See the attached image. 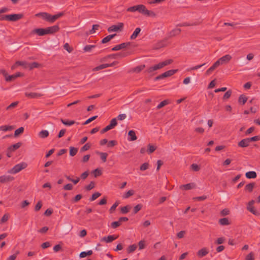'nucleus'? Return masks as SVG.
I'll return each instance as SVG.
<instances>
[{"instance_id":"obj_13","label":"nucleus","mask_w":260,"mask_h":260,"mask_svg":"<svg viewBox=\"0 0 260 260\" xmlns=\"http://www.w3.org/2000/svg\"><path fill=\"white\" fill-rule=\"evenodd\" d=\"M167 39L160 40L157 42L154 46V49H159L162 47H164L167 45Z\"/></svg>"},{"instance_id":"obj_53","label":"nucleus","mask_w":260,"mask_h":260,"mask_svg":"<svg viewBox=\"0 0 260 260\" xmlns=\"http://www.w3.org/2000/svg\"><path fill=\"white\" fill-rule=\"evenodd\" d=\"M149 167V164L148 162H145L140 167L141 171L146 170Z\"/></svg>"},{"instance_id":"obj_3","label":"nucleus","mask_w":260,"mask_h":260,"mask_svg":"<svg viewBox=\"0 0 260 260\" xmlns=\"http://www.w3.org/2000/svg\"><path fill=\"white\" fill-rule=\"evenodd\" d=\"M26 167L27 164L25 162H21L14 166L11 169L9 170L8 172L10 174H15L25 169Z\"/></svg>"},{"instance_id":"obj_45","label":"nucleus","mask_w":260,"mask_h":260,"mask_svg":"<svg viewBox=\"0 0 260 260\" xmlns=\"http://www.w3.org/2000/svg\"><path fill=\"white\" fill-rule=\"evenodd\" d=\"M97 153H98L100 155L101 158L103 160V162L106 161L107 157L108 156V154L107 153L98 152Z\"/></svg>"},{"instance_id":"obj_54","label":"nucleus","mask_w":260,"mask_h":260,"mask_svg":"<svg viewBox=\"0 0 260 260\" xmlns=\"http://www.w3.org/2000/svg\"><path fill=\"white\" fill-rule=\"evenodd\" d=\"M142 205L141 204H138L134 208V213L136 214L138 213L142 208Z\"/></svg>"},{"instance_id":"obj_22","label":"nucleus","mask_w":260,"mask_h":260,"mask_svg":"<svg viewBox=\"0 0 260 260\" xmlns=\"http://www.w3.org/2000/svg\"><path fill=\"white\" fill-rule=\"evenodd\" d=\"M181 31V30L180 28H176V29H173L172 30H171L170 32L169 36H168V38H170L173 37L176 35H178L179 34H180Z\"/></svg>"},{"instance_id":"obj_9","label":"nucleus","mask_w":260,"mask_h":260,"mask_svg":"<svg viewBox=\"0 0 260 260\" xmlns=\"http://www.w3.org/2000/svg\"><path fill=\"white\" fill-rule=\"evenodd\" d=\"M59 29V26L58 25H55L50 27H48L45 28L46 35L47 34H53Z\"/></svg>"},{"instance_id":"obj_43","label":"nucleus","mask_w":260,"mask_h":260,"mask_svg":"<svg viewBox=\"0 0 260 260\" xmlns=\"http://www.w3.org/2000/svg\"><path fill=\"white\" fill-rule=\"evenodd\" d=\"M169 103V100H166L161 102L157 106V109H159Z\"/></svg>"},{"instance_id":"obj_23","label":"nucleus","mask_w":260,"mask_h":260,"mask_svg":"<svg viewBox=\"0 0 260 260\" xmlns=\"http://www.w3.org/2000/svg\"><path fill=\"white\" fill-rule=\"evenodd\" d=\"M195 186V184L193 183H190L182 185L180 186V188L184 190H189L193 188Z\"/></svg>"},{"instance_id":"obj_47","label":"nucleus","mask_w":260,"mask_h":260,"mask_svg":"<svg viewBox=\"0 0 260 260\" xmlns=\"http://www.w3.org/2000/svg\"><path fill=\"white\" fill-rule=\"evenodd\" d=\"M16 64H18V66H23L25 69L28 68V63L26 61H17L16 62Z\"/></svg>"},{"instance_id":"obj_26","label":"nucleus","mask_w":260,"mask_h":260,"mask_svg":"<svg viewBox=\"0 0 260 260\" xmlns=\"http://www.w3.org/2000/svg\"><path fill=\"white\" fill-rule=\"evenodd\" d=\"M116 36V34L108 35L107 37L103 38L102 39L101 42L103 44H105V43L109 42L111 39H112Z\"/></svg>"},{"instance_id":"obj_27","label":"nucleus","mask_w":260,"mask_h":260,"mask_svg":"<svg viewBox=\"0 0 260 260\" xmlns=\"http://www.w3.org/2000/svg\"><path fill=\"white\" fill-rule=\"evenodd\" d=\"M61 122L65 125L71 126L74 123H75V121L74 120H69L66 119H63L62 118L60 119Z\"/></svg>"},{"instance_id":"obj_56","label":"nucleus","mask_w":260,"mask_h":260,"mask_svg":"<svg viewBox=\"0 0 260 260\" xmlns=\"http://www.w3.org/2000/svg\"><path fill=\"white\" fill-rule=\"evenodd\" d=\"M90 148V144H89V143H86L81 148L80 151L81 152L85 151L88 150Z\"/></svg>"},{"instance_id":"obj_1","label":"nucleus","mask_w":260,"mask_h":260,"mask_svg":"<svg viewBox=\"0 0 260 260\" xmlns=\"http://www.w3.org/2000/svg\"><path fill=\"white\" fill-rule=\"evenodd\" d=\"M127 11L131 12H135L138 11L148 16L155 17V14L153 11L148 10L146 7L143 5H138L133 7H129L127 9Z\"/></svg>"},{"instance_id":"obj_40","label":"nucleus","mask_w":260,"mask_h":260,"mask_svg":"<svg viewBox=\"0 0 260 260\" xmlns=\"http://www.w3.org/2000/svg\"><path fill=\"white\" fill-rule=\"evenodd\" d=\"M24 129L23 127H20L18 128V129H17L14 132V137H17L19 135L22 134L24 132Z\"/></svg>"},{"instance_id":"obj_14","label":"nucleus","mask_w":260,"mask_h":260,"mask_svg":"<svg viewBox=\"0 0 260 260\" xmlns=\"http://www.w3.org/2000/svg\"><path fill=\"white\" fill-rule=\"evenodd\" d=\"M117 237H115L114 235H109L107 237H103L101 241L102 242H105L106 243H111L115 239H117Z\"/></svg>"},{"instance_id":"obj_11","label":"nucleus","mask_w":260,"mask_h":260,"mask_svg":"<svg viewBox=\"0 0 260 260\" xmlns=\"http://www.w3.org/2000/svg\"><path fill=\"white\" fill-rule=\"evenodd\" d=\"M14 178L10 175H3L0 176V183H5L12 181Z\"/></svg>"},{"instance_id":"obj_5","label":"nucleus","mask_w":260,"mask_h":260,"mask_svg":"<svg viewBox=\"0 0 260 260\" xmlns=\"http://www.w3.org/2000/svg\"><path fill=\"white\" fill-rule=\"evenodd\" d=\"M117 124V119L116 118H113L111 121L110 124L106 126L101 131V134H104L107 131L113 128Z\"/></svg>"},{"instance_id":"obj_2","label":"nucleus","mask_w":260,"mask_h":260,"mask_svg":"<svg viewBox=\"0 0 260 260\" xmlns=\"http://www.w3.org/2000/svg\"><path fill=\"white\" fill-rule=\"evenodd\" d=\"M173 62L172 59H168L165 61H164L161 62L157 64H155L154 66L151 67L149 68L146 72L149 73H151L155 71L160 69L163 67L171 64Z\"/></svg>"},{"instance_id":"obj_57","label":"nucleus","mask_w":260,"mask_h":260,"mask_svg":"<svg viewBox=\"0 0 260 260\" xmlns=\"http://www.w3.org/2000/svg\"><path fill=\"white\" fill-rule=\"evenodd\" d=\"M98 117V116H92L89 118H88L87 120H86L84 123H83L84 125L87 124L92 121L93 120H95Z\"/></svg>"},{"instance_id":"obj_41","label":"nucleus","mask_w":260,"mask_h":260,"mask_svg":"<svg viewBox=\"0 0 260 260\" xmlns=\"http://www.w3.org/2000/svg\"><path fill=\"white\" fill-rule=\"evenodd\" d=\"M28 68L29 69V70H32L34 68H38L39 66H40V64L36 62H32V63H28Z\"/></svg>"},{"instance_id":"obj_62","label":"nucleus","mask_w":260,"mask_h":260,"mask_svg":"<svg viewBox=\"0 0 260 260\" xmlns=\"http://www.w3.org/2000/svg\"><path fill=\"white\" fill-rule=\"evenodd\" d=\"M56 19H57V18H56V15H54L53 16L51 15L50 14L48 15V21L53 22Z\"/></svg>"},{"instance_id":"obj_38","label":"nucleus","mask_w":260,"mask_h":260,"mask_svg":"<svg viewBox=\"0 0 260 260\" xmlns=\"http://www.w3.org/2000/svg\"><path fill=\"white\" fill-rule=\"evenodd\" d=\"M77 152H78L77 148H75V147H72V146L70 147V155L71 156H75L77 154Z\"/></svg>"},{"instance_id":"obj_12","label":"nucleus","mask_w":260,"mask_h":260,"mask_svg":"<svg viewBox=\"0 0 260 260\" xmlns=\"http://www.w3.org/2000/svg\"><path fill=\"white\" fill-rule=\"evenodd\" d=\"M131 43L130 42H125V43H122L120 44L117 45L115 46H114L113 48H112V51H118L119 50H121L122 49L125 48L129 46H130Z\"/></svg>"},{"instance_id":"obj_63","label":"nucleus","mask_w":260,"mask_h":260,"mask_svg":"<svg viewBox=\"0 0 260 260\" xmlns=\"http://www.w3.org/2000/svg\"><path fill=\"white\" fill-rule=\"evenodd\" d=\"M94 187V184L93 181L90 182V183L87 186H86L85 188L87 190H90Z\"/></svg>"},{"instance_id":"obj_4","label":"nucleus","mask_w":260,"mask_h":260,"mask_svg":"<svg viewBox=\"0 0 260 260\" xmlns=\"http://www.w3.org/2000/svg\"><path fill=\"white\" fill-rule=\"evenodd\" d=\"M177 72V70H170L167 72H165V73L158 75V76L156 77L155 78V80L157 81L161 79H162L165 78L169 77L173 75H174L175 73H176Z\"/></svg>"},{"instance_id":"obj_20","label":"nucleus","mask_w":260,"mask_h":260,"mask_svg":"<svg viewBox=\"0 0 260 260\" xmlns=\"http://www.w3.org/2000/svg\"><path fill=\"white\" fill-rule=\"evenodd\" d=\"M22 145L21 142H18L15 144H13L8 148L9 151H15L18 148H19Z\"/></svg>"},{"instance_id":"obj_59","label":"nucleus","mask_w":260,"mask_h":260,"mask_svg":"<svg viewBox=\"0 0 260 260\" xmlns=\"http://www.w3.org/2000/svg\"><path fill=\"white\" fill-rule=\"evenodd\" d=\"M63 48L65 50H66L69 53L72 52V51H73V49L70 47V46L68 43H66L63 45Z\"/></svg>"},{"instance_id":"obj_7","label":"nucleus","mask_w":260,"mask_h":260,"mask_svg":"<svg viewBox=\"0 0 260 260\" xmlns=\"http://www.w3.org/2000/svg\"><path fill=\"white\" fill-rule=\"evenodd\" d=\"M124 24L123 23H118L117 25H113L108 28V31L111 32L112 31H117L121 30L123 28Z\"/></svg>"},{"instance_id":"obj_15","label":"nucleus","mask_w":260,"mask_h":260,"mask_svg":"<svg viewBox=\"0 0 260 260\" xmlns=\"http://www.w3.org/2000/svg\"><path fill=\"white\" fill-rule=\"evenodd\" d=\"M209 253V250L206 247H204L199 250L197 252V255L199 257H203Z\"/></svg>"},{"instance_id":"obj_17","label":"nucleus","mask_w":260,"mask_h":260,"mask_svg":"<svg viewBox=\"0 0 260 260\" xmlns=\"http://www.w3.org/2000/svg\"><path fill=\"white\" fill-rule=\"evenodd\" d=\"M232 59V56L229 54H226L219 59L221 63L224 64L228 63Z\"/></svg>"},{"instance_id":"obj_39","label":"nucleus","mask_w":260,"mask_h":260,"mask_svg":"<svg viewBox=\"0 0 260 260\" xmlns=\"http://www.w3.org/2000/svg\"><path fill=\"white\" fill-rule=\"evenodd\" d=\"M156 149V147L149 144L148 145V149L147 150V153L149 154L153 153Z\"/></svg>"},{"instance_id":"obj_46","label":"nucleus","mask_w":260,"mask_h":260,"mask_svg":"<svg viewBox=\"0 0 260 260\" xmlns=\"http://www.w3.org/2000/svg\"><path fill=\"white\" fill-rule=\"evenodd\" d=\"M137 248V245L133 244L128 246L127 251L128 253L134 252Z\"/></svg>"},{"instance_id":"obj_44","label":"nucleus","mask_w":260,"mask_h":260,"mask_svg":"<svg viewBox=\"0 0 260 260\" xmlns=\"http://www.w3.org/2000/svg\"><path fill=\"white\" fill-rule=\"evenodd\" d=\"M247 100V98L244 95H240L238 101L240 103H242L243 105L245 104Z\"/></svg>"},{"instance_id":"obj_16","label":"nucleus","mask_w":260,"mask_h":260,"mask_svg":"<svg viewBox=\"0 0 260 260\" xmlns=\"http://www.w3.org/2000/svg\"><path fill=\"white\" fill-rule=\"evenodd\" d=\"M31 34H37L39 36H43L46 35L45 28H36L32 30Z\"/></svg>"},{"instance_id":"obj_32","label":"nucleus","mask_w":260,"mask_h":260,"mask_svg":"<svg viewBox=\"0 0 260 260\" xmlns=\"http://www.w3.org/2000/svg\"><path fill=\"white\" fill-rule=\"evenodd\" d=\"M255 186V183L252 182L247 184L245 187V190H247L249 192H251Z\"/></svg>"},{"instance_id":"obj_36","label":"nucleus","mask_w":260,"mask_h":260,"mask_svg":"<svg viewBox=\"0 0 260 260\" xmlns=\"http://www.w3.org/2000/svg\"><path fill=\"white\" fill-rule=\"evenodd\" d=\"M95 47V45H87L83 48V51L85 52H90L93 48H94Z\"/></svg>"},{"instance_id":"obj_21","label":"nucleus","mask_w":260,"mask_h":260,"mask_svg":"<svg viewBox=\"0 0 260 260\" xmlns=\"http://www.w3.org/2000/svg\"><path fill=\"white\" fill-rule=\"evenodd\" d=\"M25 95L26 96L28 97L29 98L35 99L40 97L42 95L41 93H35V92H25Z\"/></svg>"},{"instance_id":"obj_6","label":"nucleus","mask_w":260,"mask_h":260,"mask_svg":"<svg viewBox=\"0 0 260 260\" xmlns=\"http://www.w3.org/2000/svg\"><path fill=\"white\" fill-rule=\"evenodd\" d=\"M254 202L255 201L254 200L250 201L248 203V206L247 207V209L254 215L259 216L260 215V213L258 212L256 210H255L254 207L253 206V205L254 204Z\"/></svg>"},{"instance_id":"obj_37","label":"nucleus","mask_w":260,"mask_h":260,"mask_svg":"<svg viewBox=\"0 0 260 260\" xmlns=\"http://www.w3.org/2000/svg\"><path fill=\"white\" fill-rule=\"evenodd\" d=\"M108 67V63L101 64L93 69V71H97Z\"/></svg>"},{"instance_id":"obj_48","label":"nucleus","mask_w":260,"mask_h":260,"mask_svg":"<svg viewBox=\"0 0 260 260\" xmlns=\"http://www.w3.org/2000/svg\"><path fill=\"white\" fill-rule=\"evenodd\" d=\"M134 193V191L133 190H129L127 191L123 196V198L124 199H127L131 196L133 195Z\"/></svg>"},{"instance_id":"obj_52","label":"nucleus","mask_w":260,"mask_h":260,"mask_svg":"<svg viewBox=\"0 0 260 260\" xmlns=\"http://www.w3.org/2000/svg\"><path fill=\"white\" fill-rule=\"evenodd\" d=\"M197 23H189L187 22H184L182 23H179L177 25L178 26H193V25H196Z\"/></svg>"},{"instance_id":"obj_60","label":"nucleus","mask_w":260,"mask_h":260,"mask_svg":"<svg viewBox=\"0 0 260 260\" xmlns=\"http://www.w3.org/2000/svg\"><path fill=\"white\" fill-rule=\"evenodd\" d=\"M231 94H232V91L231 90H229L228 91H226L224 93L223 99L224 100L228 99L229 98H230Z\"/></svg>"},{"instance_id":"obj_29","label":"nucleus","mask_w":260,"mask_h":260,"mask_svg":"<svg viewBox=\"0 0 260 260\" xmlns=\"http://www.w3.org/2000/svg\"><path fill=\"white\" fill-rule=\"evenodd\" d=\"M219 223L221 225H228L230 224L228 218L225 217L220 219Z\"/></svg>"},{"instance_id":"obj_35","label":"nucleus","mask_w":260,"mask_h":260,"mask_svg":"<svg viewBox=\"0 0 260 260\" xmlns=\"http://www.w3.org/2000/svg\"><path fill=\"white\" fill-rule=\"evenodd\" d=\"M92 254V250H88L87 251H83L80 253V257L81 258L85 257L88 255H90Z\"/></svg>"},{"instance_id":"obj_50","label":"nucleus","mask_w":260,"mask_h":260,"mask_svg":"<svg viewBox=\"0 0 260 260\" xmlns=\"http://www.w3.org/2000/svg\"><path fill=\"white\" fill-rule=\"evenodd\" d=\"M131 207L129 206H124L121 208V212L122 214H126L129 211Z\"/></svg>"},{"instance_id":"obj_18","label":"nucleus","mask_w":260,"mask_h":260,"mask_svg":"<svg viewBox=\"0 0 260 260\" xmlns=\"http://www.w3.org/2000/svg\"><path fill=\"white\" fill-rule=\"evenodd\" d=\"M137 137L136 135L135 132L134 130H131L128 133V140L133 141L136 140Z\"/></svg>"},{"instance_id":"obj_28","label":"nucleus","mask_w":260,"mask_h":260,"mask_svg":"<svg viewBox=\"0 0 260 260\" xmlns=\"http://www.w3.org/2000/svg\"><path fill=\"white\" fill-rule=\"evenodd\" d=\"M145 67L144 64L137 66L134 68H133L131 72H136L137 73H140L142 70H143Z\"/></svg>"},{"instance_id":"obj_10","label":"nucleus","mask_w":260,"mask_h":260,"mask_svg":"<svg viewBox=\"0 0 260 260\" xmlns=\"http://www.w3.org/2000/svg\"><path fill=\"white\" fill-rule=\"evenodd\" d=\"M23 75V74L20 72H17L16 74L12 75H8L7 74L5 78V80L7 82H11L18 77H22Z\"/></svg>"},{"instance_id":"obj_42","label":"nucleus","mask_w":260,"mask_h":260,"mask_svg":"<svg viewBox=\"0 0 260 260\" xmlns=\"http://www.w3.org/2000/svg\"><path fill=\"white\" fill-rule=\"evenodd\" d=\"M101 196V193L99 192H96L93 193L92 196L89 198L90 202L96 200L98 198Z\"/></svg>"},{"instance_id":"obj_34","label":"nucleus","mask_w":260,"mask_h":260,"mask_svg":"<svg viewBox=\"0 0 260 260\" xmlns=\"http://www.w3.org/2000/svg\"><path fill=\"white\" fill-rule=\"evenodd\" d=\"M120 56L121 57L125 56V54L124 53H118L116 54H112L107 56L105 58H116L117 56Z\"/></svg>"},{"instance_id":"obj_25","label":"nucleus","mask_w":260,"mask_h":260,"mask_svg":"<svg viewBox=\"0 0 260 260\" xmlns=\"http://www.w3.org/2000/svg\"><path fill=\"white\" fill-rule=\"evenodd\" d=\"M141 29L140 27H137L135 29L133 34L131 35L130 39L131 40L135 39L139 35L141 32Z\"/></svg>"},{"instance_id":"obj_30","label":"nucleus","mask_w":260,"mask_h":260,"mask_svg":"<svg viewBox=\"0 0 260 260\" xmlns=\"http://www.w3.org/2000/svg\"><path fill=\"white\" fill-rule=\"evenodd\" d=\"M14 129L13 126L10 125H2L0 126V131H10Z\"/></svg>"},{"instance_id":"obj_33","label":"nucleus","mask_w":260,"mask_h":260,"mask_svg":"<svg viewBox=\"0 0 260 260\" xmlns=\"http://www.w3.org/2000/svg\"><path fill=\"white\" fill-rule=\"evenodd\" d=\"M49 14L45 12L37 13L35 15L36 17H41L43 19L48 21Z\"/></svg>"},{"instance_id":"obj_8","label":"nucleus","mask_w":260,"mask_h":260,"mask_svg":"<svg viewBox=\"0 0 260 260\" xmlns=\"http://www.w3.org/2000/svg\"><path fill=\"white\" fill-rule=\"evenodd\" d=\"M23 17L22 14H13L8 15L7 17L8 18V21H16L21 19Z\"/></svg>"},{"instance_id":"obj_49","label":"nucleus","mask_w":260,"mask_h":260,"mask_svg":"<svg viewBox=\"0 0 260 260\" xmlns=\"http://www.w3.org/2000/svg\"><path fill=\"white\" fill-rule=\"evenodd\" d=\"M119 204V202L118 201H116L110 208L109 212L110 213H112L116 208V207L118 206Z\"/></svg>"},{"instance_id":"obj_31","label":"nucleus","mask_w":260,"mask_h":260,"mask_svg":"<svg viewBox=\"0 0 260 260\" xmlns=\"http://www.w3.org/2000/svg\"><path fill=\"white\" fill-rule=\"evenodd\" d=\"M49 136V132L47 130H42L39 133V136L41 138H46Z\"/></svg>"},{"instance_id":"obj_58","label":"nucleus","mask_w":260,"mask_h":260,"mask_svg":"<svg viewBox=\"0 0 260 260\" xmlns=\"http://www.w3.org/2000/svg\"><path fill=\"white\" fill-rule=\"evenodd\" d=\"M138 245H139V250H142V249H144L145 247V241L141 240L140 241H139V242L138 243Z\"/></svg>"},{"instance_id":"obj_55","label":"nucleus","mask_w":260,"mask_h":260,"mask_svg":"<svg viewBox=\"0 0 260 260\" xmlns=\"http://www.w3.org/2000/svg\"><path fill=\"white\" fill-rule=\"evenodd\" d=\"M120 221H114L111 223V226L113 229H116L120 225Z\"/></svg>"},{"instance_id":"obj_51","label":"nucleus","mask_w":260,"mask_h":260,"mask_svg":"<svg viewBox=\"0 0 260 260\" xmlns=\"http://www.w3.org/2000/svg\"><path fill=\"white\" fill-rule=\"evenodd\" d=\"M247 139H248L249 143L250 142H252V141H253V142L257 141L260 140V135L255 136L252 137L251 138H248Z\"/></svg>"},{"instance_id":"obj_64","label":"nucleus","mask_w":260,"mask_h":260,"mask_svg":"<svg viewBox=\"0 0 260 260\" xmlns=\"http://www.w3.org/2000/svg\"><path fill=\"white\" fill-rule=\"evenodd\" d=\"M93 173H94V176L95 177L99 176H100L102 174L101 171L100 169H95L93 171Z\"/></svg>"},{"instance_id":"obj_19","label":"nucleus","mask_w":260,"mask_h":260,"mask_svg":"<svg viewBox=\"0 0 260 260\" xmlns=\"http://www.w3.org/2000/svg\"><path fill=\"white\" fill-rule=\"evenodd\" d=\"M249 145V142L247 138L242 140L238 144L239 147L243 148L248 147Z\"/></svg>"},{"instance_id":"obj_61","label":"nucleus","mask_w":260,"mask_h":260,"mask_svg":"<svg viewBox=\"0 0 260 260\" xmlns=\"http://www.w3.org/2000/svg\"><path fill=\"white\" fill-rule=\"evenodd\" d=\"M42 206V202L41 201H39L37 204H36V206H35V210L36 211H38L40 210V209L41 208Z\"/></svg>"},{"instance_id":"obj_24","label":"nucleus","mask_w":260,"mask_h":260,"mask_svg":"<svg viewBox=\"0 0 260 260\" xmlns=\"http://www.w3.org/2000/svg\"><path fill=\"white\" fill-rule=\"evenodd\" d=\"M245 176L248 179H254L256 177V173L254 171H249L246 173Z\"/></svg>"}]
</instances>
